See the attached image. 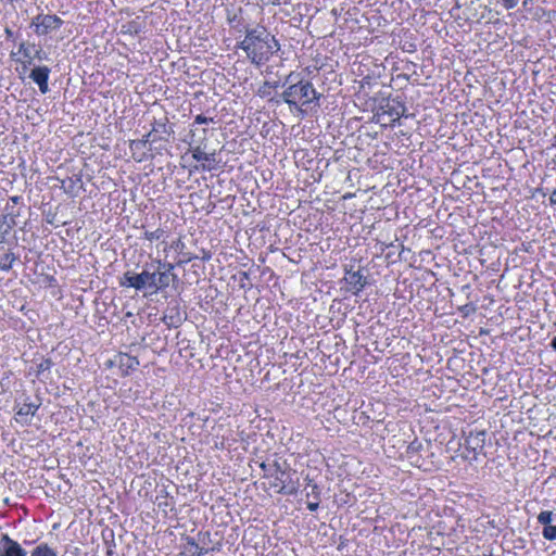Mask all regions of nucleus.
<instances>
[{
    "label": "nucleus",
    "mask_w": 556,
    "mask_h": 556,
    "mask_svg": "<svg viewBox=\"0 0 556 556\" xmlns=\"http://www.w3.org/2000/svg\"><path fill=\"white\" fill-rule=\"evenodd\" d=\"M238 47L255 66L266 64L280 50L279 41L264 26L247 29Z\"/></svg>",
    "instance_id": "nucleus-1"
},
{
    "label": "nucleus",
    "mask_w": 556,
    "mask_h": 556,
    "mask_svg": "<svg viewBox=\"0 0 556 556\" xmlns=\"http://www.w3.org/2000/svg\"><path fill=\"white\" fill-rule=\"evenodd\" d=\"M299 74L290 73L285 80L282 99L291 112L305 115L313 106L319 105L320 94L307 79H299Z\"/></svg>",
    "instance_id": "nucleus-2"
},
{
    "label": "nucleus",
    "mask_w": 556,
    "mask_h": 556,
    "mask_svg": "<svg viewBox=\"0 0 556 556\" xmlns=\"http://www.w3.org/2000/svg\"><path fill=\"white\" fill-rule=\"evenodd\" d=\"M174 266L168 264L167 269L164 271H149L143 269L141 273L136 274L126 271L121 278L119 285L126 288H134L137 291H148L149 294H156L169 287L172 270Z\"/></svg>",
    "instance_id": "nucleus-3"
},
{
    "label": "nucleus",
    "mask_w": 556,
    "mask_h": 556,
    "mask_svg": "<svg viewBox=\"0 0 556 556\" xmlns=\"http://www.w3.org/2000/svg\"><path fill=\"white\" fill-rule=\"evenodd\" d=\"M191 157L199 164L190 172H213L220 168L222 160L216 151L205 152L201 146L190 147Z\"/></svg>",
    "instance_id": "nucleus-4"
},
{
    "label": "nucleus",
    "mask_w": 556,
    "mask_h": 556,
    "mask_svg": "<svg viewBox=\"0 0 556 556\" xmlns=\"http://www.w3.org/2000/svg\"><path fill=\"white\" fill-rule=\"evenodd\" d=\"M405 106L395 99H387L380 105L376 113L377 121L383 126L393 125L405 113Z\"/></svg>",
    "instance_id": "nucleus-5"
},
{
    "label": "nucleus",
    "mask_w": 556,
    "mask_h": 556,
    "mask_svg": "<svg viewBox=\"0 0 556 556\" xmlns=\"http://www.w3.org/2000/svg\"><path fill=\"white\" fill-rule=\"evenodd\" d=\"M63 24V21L58 15H38L33 25L35 26V31L39 36H43L49 34L52 30L59 29Z\"/></svg>",
    "instance_id": "nucleus-6"
},
{
    "label": "nucleus",
    "mask_w": 556,
    "mask_h": 556,
    "mask_svg": "<svg viewBox=\"0 0 556 556\" xmlns=\"http://www.w3.org/2000/svg\"><path fill=\"white\" fill-rule=\"evenodd\" d=\"M40 404H36L34 402L25 401L22 404L17 405L16 413L14 419L17 424L22 426H27L30 424L31 418L36 415L39 409Z\"/></svg>",
    "instance_id": "nucleus-7"
},
{
    "label": "nucleus",
    "mask_w": 556,
    "mask_h": 556,
    "mask_svg": "<svg viewBox=\"0 0 556 556\" xmlns=\"http://www.w3.org/2000/svg\"><path fill=\"white\" fill-rule=\"evenodd\" d=\"M118 367L119 374L123 377H127L136 371L139 367V361L136 356H131L127 353H119L114 361Z\"/></svg>",
    "instance_id": "nucleus-8"
},
{
    "label": "nucleus",
    "mask_w": 556,
    "mask_h": 556,
    "mask_svg": "<svg viewBox=\"0 0 556 556\" xmlns=\"http://www.w3.org/2000/svg\"><path fill=\"white\" fill-rule=\"evenodd\" d=\"M0 545V556H27L26 551L21 546V544L11 539L8 534H2Z\"/></svg>",
    "instance_id": "nucleus-9"
},
{
    "label": "nucleus",
    "mask_w": 556,
    "mask_h": 556,
    "mask_svg": "<svg viewBox=\"0 0 556 556\" xmlns=\"http://www.w3.org/2000/svg\"><path fill=\"white\" fill-rule=\"evenodd\" d=\"M344 281L348 285V290L353 294H358L365 287V278L359 271H346Z\"/></svg>",
    "instance_id": "nucleus-10"
},
{
    "label": "nucleus",
    "mask_w": 556,
    "mask_h": 556,
    "mask_svg": "<svg viewBox=\"0 0 556 556\" xmlns=\"http://www.w3.org/2000/svg\"><path fill=\"white\" fill-rule=\"evenodd\" d=\"M50 70L47 66H37L30 73V78L38 85L41 93H47L49 90Z\"/></svg>",
    "instance_id": "nucleus-11"
},
{
    "label": "nucleus",
    "mask_w": 556,
    "mask_h": 556,
    "mask_svg": "<svg viewBox=\"0 0 556 556\" xmlns=\"http://www.w3.org/2000/svg\"><path fill=\"white\" fill-rule=\"evenodd\" d=\"M290 475L282 470H277V482L273 484V486L279 493L283 494H293L296 491V486L293 483H289L288 480Z\"/></svg>",
    "instance_id": "nucleus-12"
},
{
    "label": "nucleus",
    "mask_w": 556,
    "mask_h": 556,
    "mask_svg": "<svg viewBox=\"0 0 556 556\" xmlns=\"http://www.w3.org/2000/svg\"><path fill=\"white\" fill-rule=\"evenodd\" d=\"M150 138L151 134H148L141 140L130 141L129 149L137 162H142L146 159L147 143L150 141Z\"/></svg>",
    "instance_id": "nucleus-13"
},
{
    "label": "nucleus",
    "mask_w": 556,
    "mask_h": 556,
    "mask_svg": "<svg viewBox=\"0 0 556 556\" xmlns=\"http://www.w3.org/2000/svg\"><path fill=\"white\" fill-rule=\"evenodd\" d=\"M466 445L475 453L482 451L484 445V432H470L466 438Z\"/></svg>",
    "instance_id": "nucleus-14"
},
{
    "label": "nucleus",
    "mask_w": 556,
    "mask_h": 556,
    "mask_svg": "<svg viewBox=\"0 0 556 556\" xmlns=\"http://www.w3.org/2000/svg\"><path fill=\"white\" fill-rule=\"evenodd\" d=\"M207 553V549L201 547L192 538L187 539L184 552L180 556H203Z\"/></svg>",
    "instance_id": "nucleus-15"
},
{
    "label": "nucleus",
    "mask_w": 556,
    "mask_h": 556,
    "mask_svg": "<svg viewBox=\"0 0 556 556\" xmlns=\"http://www.w3.org/2000/svg\"><path fill=\"white\" fill-rule=\"evenodd\" d=\"M51 367H52V361L49 359V358H42L37 364L36 377L39 378V379L48 378V375L50 374Z\"/></svg>",
    "instance_id": "nucleus-16"
},
{
    "label": "nucleus",
    "mask_w": 556,
    "mask_h": 556,
    "mask_svg": "<svg viewBox=\"0 0 556 556\" xmlns=\"http://www.w3.org/2000/svg\"><path fill=\"white\" fill-rule=\"evenodd\" d=\"M30 556H59L58 552L47 543L38 544L30 553Z\"/></svg>",
    "instance_id": "nucleus-17"
},
{
    "label": "nucleus",
    "mask_w": 556,
    "mask_h": 556,
    "mask_svg": "<svg viewBox=\"0 0 556 556\" xmlns=\"http://www.w3.org/2000/svg\"><path fill=\"white\" fill-rule=\"evenodd\" d=\"M277 88L278 83L266 81L257 89L256 94L261 98L271 99Z\"/></svg>",
    "instance_id": "nucleus-18"
},
{
    "label": "nucleus",
    "mask_w": 556,
    "mask_h": 556,
    "mask_svg": "<svg viewBox=\"0 0 556 556\" xmlns=\"http://www.w3.org/2000/svg\"><path fill=\"white\" fill-rule=\"evenodd\" d=\"M15 261V255L13 253H5L0 260V269L8 271L12 268L13 263Z\"/></svg>",
    "instance_id": "nucleus-19"
},
{
    "label": "nucleus",
    "mask_w": 556,
    "mask_h": 556,
    "mask_svg": "<svg viewBox=\"0 0 556 556\" xmlns=\"http://www.w3.org/2000/svg\"><path fill=\"white\" fill-rule=\"evenodd\" d=\"M164 235H165V231L162 228H157L153 231L146 230L143 233V237L146 240L154 241V240L162 239L164 237Z\"/></svg>",
    "instance_id": "nucleus-20"
},
{
    "label": "nucleus",
    "mask_w": 556,
    "mask_h": 556,
    "mask_svg": "<svg viewBox=\"0 0 556 556\" xmlns=\"http://www.w3.org/2000/svg\"><path fill=\"white\" fill-rule=\"evenodd\" d=\"M553 520V513L549 510H543L538 516V522L544 527L548 526Z\"/></svg>",
    "instance_id": "nucleus-21"
},
{
    "label": "nucleus",
    "mask_w": 556,
    "mask_h": 556,
    "mask_svg": "<svg viewBox=\"0 0 556 556\" xmlns=\"http://www.w3.org/2000/svg\"><path fill=\"white\" fill-rule=\"evenodd\" d=\"M543 538L546 540H556V526L548 525L543 528L542 531Z\"/></svg>",
    "instance_id": "nucleus-22"
},
{
    "label": "nucleus",
    "mask_w": 556,
    "mask_h": 556,
    "mask_svg": "<svg viewBox=\"0 0 556 556\" xmlns=\"http://www.w3.org/2000/svg\"><path fill=\"white\" fill-rule=\"evenodd\" d=\"M208 123H216L215 117H207L203 114H198L193 121V125H202V124H208Z\"/></svg>",
    "instance_id": "nucleus-23"
},
{
    "label": "nucleus",
    "mask_w": 556,
    "mask_h": 556,
    "mask_svg": "<svg viewBox=\"0 0 556 556\" xmlns=\"http://www.w3.org/2000/svg\"><path fill=\"white\" fill-rule=\"evenodd\" d=\"M506 10H510L517 7L519 0H498Z\"/></svg>",
    "instance_id": "nucleus-24"
},
{
    "label": "nucleus",
    "mask_w": 556,
    "mask_h": 556,
    "mask_svg": "<svg viewBox=\"0 0 556 556\" xmlns=\"http://www.w3.org/2000/svg\"><path fill=\"white\" fill-rule=\"evenodd\" d=\"M20 52H22L24 54L25 58H30L29 56V52H28V48L26 47L25 43H21L20 45V49H18Z\"/></svg>",
    "instance_id": "nucleus-25"
},
{
    "label": "nucleus",
    "mask_w": 556,
    "mask_h": 556,
    "mask_svg": "<svg viewBox=\"0 0 556 556\" xmlns=\"http://www.w3.org/2000/svg\"><path fill=\"white\" fill-rule=\"evenodd\" d=\"M318 506H319V505H318V503H316V502H315V503H313V502H312V503H308V504H307V508H308L311 511H316V510L318 509Z\"/></svg>",
    "instance_id": "nucleus-26"
},
{
    "label": "nucleus",
    "mask_w": 556,
    "mask_h": 556,
    "mask_svg": "<svg viewBox=\"0 0 556 556\" xmlns=\"http://www.w3.org/2000/svg\"><path fill=\"white\" fill-rule=\"evenodd\" d=\"M549 202L553 205H556V189L549 195Z\"/></svg>",
    "instance_id": "nucleus-27"
},
{
    "label": "nucleus",
    "mask_w": 556,
    "mask_h": 556,
    "mask_svg": "<svg viewBox=\"0 0 556 556\" xmlns=\"http://www.w3.org/2000/svg\"><path fill=\"white\" fill-rule=\"evenodd\" d=\"M270 3L275 4V5H279L281 3H287L288 0H268Z\"/></svg>",
    "instance_id": "nucleus-28"
},
{
    "label": "nucleus",
    "mask_w": 556,
    "mask_h": 556,
    "mask_svg": "<svg viewBox=\"0 0 556 556\" xmlns=\"http://www.w3.org/2000/svg\"><path fill=\"white\" fill-rule=\"evenodd\" d=\"M549 345H551V348H552L554 351H556V337H554V338L552 339V341H551V344H549Z\"/></svg>",
    "instance_id": "nucleus-29"
},
{
    "label": "nucleus",
    "mask_w": 556,
    "mask_h": 556,
    "mask_svg": "<svg viewBox=\"0 0 556 556\" xmlns=\"http://www.w3.org/2000/svg\"><path fill=\"white\" fill-rule=\"evenodd\" d=\"M523 5H525V7L529 5V2H528L527 0H526V1H523Z\"/></svg>",
    "instance_id": "nucleus-30"
}]
</instances>
